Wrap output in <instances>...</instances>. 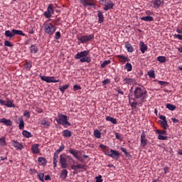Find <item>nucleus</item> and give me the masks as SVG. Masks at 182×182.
I'll list each match as a JSON object with an SVG mask.
<instances>
[{
	"label": "nucleus",
	"mask_w": 182,
	"mask_h": 182,
	"mask_svg": "<svg viewBox=\"0 0 182 182\" xmlns=\"http://www.w3.org/2000/svg\"><path fill=\"white\" fill-rule=\"evenodd\" d=\"M89 50L81 51L77 53L74 58L75 59H80V62H81V63H85V62H86L87 63H90L92 59L90 58V57H87V55H89Z\"/></svg>",
	"instance_id": "1"
},
{
	"label": "nucleus",
	"mask_w": 182,
	"mask_h": 182,
	"mask_svg": "<svg viewBox=\"0 0 182 182\" xmlns=\"http://www.w3.org/2000/svg\"><path fill=\"white\" fill-rule=\"evenodd\" d=\"M134 95L135 99H141V100H144L147 97V91L144 88L136 87L134 91Z\"/></svg>",
	"instance_id": "2"
},
{
	"label": "nucleus",
	"mask_w": 182,
	"mask_h": 182,
	"mask_svg": "<svg viewBox=\"0 0 182 182\" xmlns=\"http://www.w3.org/2000/svg\"><path fill=\"white\" fill-rule=\"evenodd\" d=\"M58 124H62L65 129L71 126L70 122L68 121V116L58 114V119H55Z\"/></svg>",
	"instance_id": "3"
},
{
	"label": "nucleus",
	"mask_w": 182,
	"mask_h": 182,
	"mask_svg": "<svg viewBox=\"0 0 182 182\" xmlns=\"http://www.w3.org/2000/svg\"><path fill=\"white\" fill-rule=\"evenodd\" d=\"M4 35L6 38H12L15 35H20L21 36H26L25 33H23V31L21 30H16V29H12L11 31L9 30H7L5 31Z\"/></svg>",
	"instance_id": "4"
},
{
	"label": "nucleus",
	"mask_w": 182,
	"mask_h": 182,
	"mask_svg": "<svg viewBox=\"0 0 182 182\" xmlns=\"http://www.w3.org/2000/svg\"><path fill=\"white\" fill-rule=\"evenodd\" d=\"M56 31V26L50 23H44V31L47 35H53Z\"/></svg>",
	"instance_id": "5"
},
{
	"label": "nucleus",
	"mask_w": 182,
	"mask_h": 182,
	"mask_svg": "<svg viewBox=\"0 0 182 182\" xmlns=\"http://www.w3.org/2000/svg\"><path fill=\"white\" fill-rule=\"evenodd\" d=\"M95 39V34H90L88 36H82L81 37H77V40L82 43H87Z\"/></svg>",
	"instance_id": "6"
},
{
	"label": "nucleus",
	"mask_w": 182,
	"mask_h": 182,
	"mask_svg": "<svg viewBox=\"0 0 182 182\" xmlns=\"http://www.w3.org/2000/svg\"><path fill=\"white\" fill-rule=\"evenodd\" d=\"M68 159H69V156H66V154H62L60 155V164L61 166V168H68Z\"/></svg>",
	"instance_id": "7"
},
{
	"label": "nucleus",
	"mask_w": 182,
	"mask_h": 182,
	"mask_svg": "<svg viewBox=\"0 0 182 182\" xmlns=\"http://www.w3.org/2000/svg\"><path fill=\"white\" fill-rule=\"evenodd\" d=\"M110 154H108L111 159H114V160H119L120 158V153L119 151H116L114 149H110Z\"/></svg>",
	"instance_id": "8"
},
{
	"label": "nucleus",
	"mask_w": 182,
	"mask_h": 182,
	"mask_svg": "<svg viewBox=\"0 0 182 182\" xmlns=\"http://www.w3.org/2000/svg\"><path fill=\"white\" fill-rule=\"evenodd\" d=\"M11 143L14 147L17 149V150H22V149H23V144L18 141L12 140Z\"/></svg>",
	"instance_id": "9"
},
{
	"label": "nucleus",
	"mask_w": 182,
	"mask_h": 182,
	"mask_svg": "<svg viewBox=\"0 0 182 182\" xmlns=\"http://www.w3.org/2000/svg\"><path fill=\"white\" fill-rule=\"evenodd\" d=\"M94 0H80V4H82L84 8H87V6H91L93 5Z\"/></svg>",
	"instance_id": "10"
},
{
	"label": "nucleus",
	"mask_w": 182,
	"mask_h": 182,
	"mask_svg": "<svg viewBox=\"0 0 182 182\" xmlns=\"http://www.w3.org/2000/svg\"><path fill=\"white\" fill-rule=\"evenodd\" d=\"M69 153L72 154L75 159H77V160H80V156H78L79 151L70 148L69 149Z\"/></svg>",
	"instance_id": "11"
},
{
	"label": "nucleus",
	"mask_w": 182,
	"mask_h": 182,
	"mask_svg": "<svg viewBox=\"0 0 182 182\" xmlns=\"http://www.w3.org/2000/svg\"><path fill=\"white\" fill-rule=\"evenodd\" d=\"M114 6V4H113V2H112V1L108 0L107 1L106 5L104 7V11H109L110 9H112L113 7Z\"/></svg>",
	"instance_id": "12"
},
{
	"label": "nucleus",
	"mask_w": 182,
	"mask_h": 182,
	"mask_svg": "<svg viewBox=\"0 0 182 182\" xmlns=\"http://www.w3.org/2000/svg\"><path fill=\"white\" fill-rule=\"evenodd\" d=\"M31 151L33 154H39L41 150H39V144H35L31 146Z\"/></svg>",
	"instance_id": "13"
},
{
	"label": "nucleus",
	"mask_w": 182,
	"mask_h": 182,
	"mask_svg": "<svg viewBox=\"0 0 182 182\" xmlns=\"http://www.w3.org/2000/svg\"><path fill=\"white\" fill-rule=\"evenodd\" d=\"M141 145L142 147L147 146V139H146V134H144V132H142L141 135Z\"/></svg>",
	"instance_id": "14"
},
{
	"label": "nucleus",
	"mask_w": 182,
	"mask_h": 182,
	"mask_svg": "<svg viewBox=\"0 0 182 182\" xmlns=\"http://www.w3.org/2000/svg\"><path fill=\"white\" fill-rule=\"evenodd\" d=\"M139 48L141 53H146V50H147L148 47L143 41H140Z\"/></svg>",
	"instance_id": "15"
},
{
	"label": "nucleus",
	"mask_w": 182,
	"mask_h": 182,
	"mask_svg": "<svg viewBox=\"0 0 182 182\" xmlns=\"http://www.w3.org/2000/svg\"><path fill=\"white\" fill-rule=\"evenodd\" d=\"M0 123H3L5 126H12V121H11V119H6V118L1 119Z\"/></svg>",
	"instance_id": "16"
},
{
	"label": "nucleus",
	"mask_w": 182,
	"mask_h": 182,
	"mask_svg": "<svg viewBox=\"0 0 182 182\" xmlns=\"http://www.w3.org/2000/svg\"><path fill=\"white\" fill-rule=\"evenodd\" d=\"M141 21H144V22H153V21H154V18L151 16H146L141 17Z\"/></svg>",
	"instance_id": "17"
},
{
	"label": "nucleus",
	"mask_w": 182,
	"mask_h": 182,
	"mask_svg": "<svg viewBox=\"0 0 182 182\" xmlns=\"http://www.w3.org/2000/svg\"><path fill=\"white\" fill-rule=\"evenodd\" d=\"M125 48L127 50V52H129L130 53H133V52H134V48L129 42L125 43Z\"/></svg>",
	"instance_id": "18"
},
{
	"label": "nucleus",
	"mask_w": 182,
	"mask_h": 182,
	"mask_svg": "<svg viewBox=\"0 0 182 182\" xmlns=\"http://www.w3.org/2000/svg\"><path fill=\"white\" fill-rule=\"evenodd\" d=\"M80 168H85V166L82 165V164H78L77 165L71 166V169L74 170V171H77V170L80 169Z\"/></svg>",
	"instance_id": "19"
},
{
	"label": "nucleus",
	"mask_w": 182,
	"mask_h": 182,
	"mask_svg": "<svg viewBox=\"0 0 182 182\" xmlns=\"http://www.w3.org/2000/svg\"><path fill=\"white\" fill-rule=\"evenodd\" d=\"M151 4L154 5V8H160L161 6V0H152Z\"/></svg>",
	"instance_id": "20"
},
{
	"label": "nucleus",
	"mask_w": 182,
	"mask_h": 182,
	"mask_svg": "<svg viewBox=\"0 0 182 182\" xmlns=\"http://www.w3.org/2000/svg\"><path fill=\"white\" fill-rule=\"evenodd\" d=\"M40 79H41V80H43V82H46V83H51V82H52L51 77L41 75Z\"/></svg>",
	"instance_id": "21"
},
{
	"label": "nucleus",
	"mask_w": 182,
	"mask_h": 182,
	"mask_svg": "<svg viewBox=\"0 0 182 182\" xmlns=\"http://www.w3.org/2000/svg\"><path fill=\"white\" fill-rule=\"evenodd\" d=\"M18 122H19L18 129L20 130H23L25 129V122H23V118H19Z\"/></svg>",
	"instance_id": "22"
},
{
	"label": "nucleus",
	"mask_w": 182,
	"mask_h": 182,
	"mask_svg": "<svg viewBox=\"0 0 182 182\" xmlns=\"http://www.w3.org/2000/svg\"><path fill=\"white\" fill-rule=\"evenodd\" d=\"M119 62H130V58L124 55H117Z\"/></svg>",
	"instance_id": "23"
},
{
	"label": "nucleus",
	"mask_w": 182,
	"mask_h": 182,
	"mask_svg": "<svg viewBox=\"0 0 182 182\" xmlns=\"http://www.w3.org/2000/svg\"><path fill=\"white\" fill-rule=\"evenodd\" d=\"M63 137H71L72 136V132L69 131L68 129H65L63 131Z\"/></svg>",
	"instance_id": "24"
},
{
	"label": "nucleus",
	"mask_w": 182,
	"mask_h": 182,
	"mask_svg": "<svg viewBox=\"0 0 182 182\" xmlns=\"http://www.w3.org/2000/svg\"><path fill=\"white\" fill-rule=\"evenodd\" d=\"M106 120L107 122H111V123H112L113 124H117V119L110 116L107 117Z\"/></svg>",
	"instance_id": "25"
},
{
	"label": "nucleus",
	"mask_w": 182,
	"mask_h": 182,
	"mask_svg": "<svg viewBox=\"0 0 182 182\" xmlns=\"http://www.w3.org/2000/svg\"><path fill=\"white\" fill-rule=\"evenodd\" d=\"M38 161L40 166H43V165L46 164V163H48V161H46V159H45L43 157H39L38 159Z\"/></svg>",
	"instance_id": "26"
},
{
	"label": "nucleus",
	"mask_w": 182,
	"mask_h": 182,
	"mask_svg": "<svg viewBox=\"0 0 182 182\" xmlns=\"http://www.w3.org/2000/svg\"><path fill=\"white\" fill-rule=\"evenodd\" d=\"M39 48H38L35 45H31L30 47V52L31 53H38Z\"/></svg>",
	"instance_id": "27"
},
{
	"label": "nucleus",
	"mask_w": 182,
	"mask_h": 182,
	"mask_svg": "<svg viewBox=\"0 0 182 182\" xmlns=\"http://www.w3.org/2000/svg\"><path fill=\"white\" fill-rule=\"evenodd\" d=\"M60 178H63V180H65L66 177H68V170L63 169L60 175Z\"/></svg>",
	"instance_id": "28"
},
{
	"label": "nucleus",
	"mask_w": 182,
	"mask_h": 182,
	"mask_svg": "<svg viewBox=\"0 0 182 182\" xmlns=\"http://www.w3.org/2000/svg\"><path fill=\"white\" fill-rule=\"evenodd\" d=\"M97 12V16L99 18L98 21L100 23H102V22H103V19H105V18L103 17V13L100 10H99Z\"/></svg>",
	"instance_id": "29"
},
{
	"label": "nucleus",
	"mask_w": 182,
	"mask_h": 182,
	"mask_svg": "<svg viewBox=\"0 0 182 182\" xmlns=\"http://www.w3.org/2000/svg\"><path fill=\"white\" fill-rule=\"evenodd\" d=\"M124 82L127 85H133L134 83V79L125 77Z\"/></svg>",
	"instance_id": "30"
},
{
	"label": "nucleus",
	"mask_w": 182,
	"mask_h": 182,
	"mask_svg": "<svg viewBox=\"0 0 182 182\" xmlns=\"http://www.w3.org/2000/svg\"><path fill=\"white\" fill-rule=\"evenodd\" d=\"M124 69H126V70H127V72H132V70H133V66L132 65V63H127L124 65Z\"/></svg>",
	"instance_id": "31"
},
{
	"label": "nucleus",
	"mask_w": 182,
	"mask_h": 182,
	"mask_svg": "<svg viewBox=\"0 0 182 182\" xmlns=\"http://www.w3.org/2000/svg\"><path fill=\"white\" fill-rule=\"evenodd\" d=\"M166 107L168 109V110H171V112L176 110V105L171 104H166Z\"/></svg>",
	"instance_id": "32"
},
{
	"label": "nucleus",
	"mask_w": 182,
	"mask_h": 182,
	"mask_svg": "<svg viewBox=\"0 0 182 182\" xmlns=\"http://www.w3.org/2000/svg\"><path fill=\"white\" fill-rule=\"evenodd\" d=\"M68 87H69V85L65 84L63 86H60L58 89L61 92V93H65V90H66V89H68Z\"/></svg>",
	"instance_id": "33"
},
{
	"label": "nucleus",
	"mask_w": 182,
	"mask_h": 182,
	"mask_svg": "<svg viewBox=\"0 0 182 182\" xmlns=\"http://www.w3.org/2000/svg\"><path fill=\"white\" fill-rule=\"evenodd\" d=\"M40 124H42L43 126H46V127H49L50 126V122L49 121L43 119L40 121Z\"/></svg>",
	"instance_id": "34"
},
{
	"label": "nucleus",
	"mask_w": 182,
	"mask_h": 182,
	"mask_svg": "<svg viewBox=\"0 0 182 182\" xmlns=\"http://www.w3.org/2000/svg\"><path fill=\"white\" fill-rule=\"evenodd\" d=\"M157 60L160 63H166L167 58L164 56H159V57H157Z\"/></svg>",
	"instance_id": "35"
},
{
	"label": "nucleus",
	"mask_w": 182,
	"mask_h": 182,
	"mask_svg": "<svg viewBox=\"0 0 182 182\" xmlns=\"http://www.w3.org/2000/svg\"><path fill=\"white\" fill-rule=\"evenodd\" d=\"M161 126L164 129V130H167L168 129V124L167 121H161Z\"/></svg>",
	"instance_id": "36"
},
{
	"label": "nucleus",
	"mask_w": 182,
	"mask_h": 182,
	"mask_svg": "<svg viewBox=\"0 0 182 182\" xmlns=\"http://www.w3.org/2000/svg\"><path fill=\"white\" fill-rule=\"evenodd\" d=\"M23 136H24V137H26L27 139H29V137L32 136V134H31V132L26 131V130H23L22 132Z\"/></svg>",
	"instance_id": "37"
},
{
	"label": "nucleus",
	"mask_w": 182,
	"mask_h": 182,
	"mask_svg": "<svg viewBox=\"0 0 182 182\" xmlns=\"http://www.w3.org/2000/svg\"><path fill=\"white\" fill-rule=\"evenodd\" d=\"M120 149L123 153H124L126 157H128V159L132 157V155H130V153L127 151V149H126V148L121 147Z\"/></svg>",
	"instance_id": "38"
},
{
	"label": "nucleus",
	"mask_w": 182,
	"mask_h": 182,
	"mask_svg": "<svg viewBox=\"0 0 182 182\" xmlns=\"http://www.w3.org/2000/svg\"><path fill=\"white\" fill-rule=\"evenodd\" d=\"M47 12L50 13L51 15H53L54 11H53V5L49 4L47 8Z\"/></svg>",
	"instance_id": "39"
},
{
	"label": "nucleus",
	"mask_w": 182,
	"mask_h": 182,
	"mask_svg": "<svg viewBox=\"0 0 182 182\" xmlns=\"http://www.w3.org/2000/svg\"><path fill=\"white\" fill-rule=\"evenodd\" d=\"M7 107H15V104L11 100L6 101V105Z\"/></svg>",
	"instance_id": "40"
},
{
	"label": "nucleus",
	"mask_w": 182,
	"mask_h": 182,
	"mask_svg": "<svg viewBox=\"0 0 182 182\" xmlns=\"http://www.w3.org/2000/svg\"><path fill=\"white\" fill-rule=\"evenodd\" d=\"M94 136L96 139H100L102 137V133L99 130L94 131Z\"/></svg>",
	"instance_id": "41"
},
{
	"label": "nucleus",
	"mask_w": 182,
	"mask_h": 182,
	"mask_svg": "<svg viewBox=\"0 0 182 182\" xmlns=\"http://www.w3.org/2000/svg\"><path fill=\"white\" fill-rule=\"evenodd\" d=\"M156 133H157V134H159L161 136V135L166 136V134H167V132H166L165 130H160V129H156Z\"/></svg>",
	"instance_id": "42"
},
{
	"label": "nucleus",
	"mask_w": 182,
	"mask_h": 182,
	"mask_svg": "<svg viewBox=\"0 0 182 182\" xmlns=\"http://www.w3.org/2000/svg\"><path fill=\"white\" fill-rule=\"evenodd\" d=\"M115 137L116 139H117L118 140H123V134L115 132L114 133Z\"/></svg>",
	"instance_id": "43"
},
{
	"label": "nucleus",
	"mask_w": 182,
	"mask_h": 182,
	"mask_svg": "<svg viewBox=\"0 0 182 182\" xmlns=\"http://www.w3.org/2000/svg\"><path fill=\"white\" fill-rule=\"evenodd\" d=\"M0 146H6V140L4 136L0 138Z\"/></svg>",
	"instance_id": "44"
},
{
	"label": "nucleus",
	"mask_w": 182,
	"mask_h": 182,
	"mask_svg": "<svg viewBox=\"0 0 182 182\" xmlns=\"http://www.w3.org/2000/svg\"><path fill=\"white\" fill-rule=\"evenodd\" d=\"M4 46H7L9 48H13L14 47V44H11V43L8 41H4Z\"/></svg>",
	"instance_id": "45"
},
{
	"label": "nucleus",
	"mask_w": 182,
	"mask_h": 182,
	"mask_svg": "<svg viewBox=\"0 0 182 182\" xmlns=\"http://www.w3.org/2000/svg\"><path fill=\"white\" fill-rule=\"evenodd\" d=\"M63 150H65V145L60 146L59 149L55 151V153L59 154L61 151H63Z\"/></svg>",
	"instance_id": "46"
},
{
	"label": "nucleus",
	"mask_w": 182,
	"mask_h": 182,
	"mask_svg": "<svg viewBox=\"0 0 182 182\" xmlns=\"http://www.w3.org/2000/svg\"><path fill=\"white\" fill-rule=\"evenodd\" d=\"M107 65H110V60H105L101 65V68H106Z\"/></svg>",
	"instance_id": "47"
},
{
	"label": "nucleus",
	"mask_w": 182,
	"mask_h": 182,
	"mask_svg": "<svg viewBox=\"0 0 182 182\" xmlns=\"http://www.w3.org/2000/svg\"><path fill=\"white\" fill-rule=\"evenodd\" d=\"M38 177L41 181H44L43 177H45V174L43 173H38Z\"/></svg>",
	"instance_id": "48"
},
{
	"label": "nucleus",
	"mask_w": 182,
	"mask_h": 182,
	"mask_svg": "<svg viewBox=\"0 0 182 182\" xmlns=\"http://www.w3.org/2000/svg\"><path fill=\"white\" fill-rule=\"evenodd\" d=\"M148 76H149V77H152L153 79H154L156 77V75H154V71H149Z\"/></svg>",
	"instance_id": "49"
},
{
	"label": "nucleus",
	"mask_w": 182,
	"mask_h": 182,
	"mask_svg": "<svg viewBox=\"0 0 182 182\" xmlns=\"http://www.w3.org/2000/svg\"><path fill=\"white\" fill-rule=\"evenodd\" d=\"M23 116L25 117H28V119H31V113L29 112V111L26 110L23 113Z\"/></svg>",
	"instance_id": "50"
},
{
	"label": "nucleus",
	"mask_w": 182,
	"mask_h": 182,
	"mask_svg": "<svg viewBox=\"0 0 182 182\" xmlns=\"http://www.w3.org/2000/svg\"><path fill=\"white\" fill-rule=\"evenodd\" d=\"M145 14L146 15V16H151V15H154V12L150 10H147L145 11Z\"/></svg>",
	"instance_id": "51"
},
{
	"label": "nucleus",
	"mask_w": 182,
	"mask_h": 182,
	"mask_svg": "<svg viewBox=\"0 0 182 182\" xmlns=\"http://www.w3.org/2000/svg\"><path fill=\"white\" fill-rule=\"evenodd\" d=\"M43 15L47 18H49L52 16V14L47 11L43 13Z\"/></svg>",
	"instance_id": "52"
},
{
	"label": "nucleus",
	"mask_w": 182,
	"mask_h": 182,
	"mask_svg": "<svg viewBox=\"0 0 182 182\" xmlns=\"http://www.w3.org/2000/svg\"><path fill=\"white\" fill-rule=\"evenodd\" d=\"M158 83L161 85V86H167V85H168V82L166 81H159Z\"/></svg>",
	"instance_id": "53"
},
{
	"label": "nucleus",
	"mask_w": 182,
	"mask_h": 182,
	"mask_svg": "<svg viewBox=\"0 0 182 182\" xmlns=\"http://www.w3.org/2000/svg\"><path fill=\"white\" fill-rule=\"evenodd\" d=\"M26 69H28V70L32 68V62H27L26 64Z\"/></svg>",
	"instance_id": "54"
},
{
	"label": "nucleus",
	"mask_w": 182,
	"mask_h": 182,
	"mask_svg": "<svg viewBox=\"0 0 182 182\" xmlns=\"http://www.w3.org/2000/svg\"><path fill=\"white\" fill-rule=\"evenodd\" d=\"M81 89H82V87H80V85H74L73 86L74 92H76V90H80Z\"/></svg>",
	"instance_id": "55"
},
{
	"label": "nucleus",
	"mask_w": 182,
	"mask_h": 182,
	"mask_svg": "<svg viewBox=\"0 0 182 182\" xmlns=\"http://www.w3.org/2000/svg\"><path fill=\"white\" fill-rule=\"evenodd\" d=\"M96 182H103V180L102 179V176L100 175L97 177H95Z\"/></svg>",
	"instance_id": "56"
},
{
	"label": "nucleus",
	"mask_w": 182,
	"mask_h": 182,
	"mask_svg": "<svg viewBox=\"0 0 182 182\" xmlns=\"http://www.w3.org/2000/svg\"><path fill=\"white\" fill-rule=\"evenodd\" d=\"M158 139L159 140H167V136H163V135H159Z\"/></svg>",
	"instance_id": "57"
},
{
	"label": "nucleus",
	"mask_w": 182,
	"mask_h": 182,
	"mask_svg": "<svg viewBox=\"0 0 182 182\" xmlns=\"http://www.w3.org/2000/svg\"><path fill=\"white\" fill-rule=\"evenodd\" d=\"M55 39H56V40L60 39V31H57L55 33Z\"/></svg>",
	"instance_id": "58"
},
{
	"label": "nucleus",
	"mask_w": 182,
	"mask_h": 182,
	"mask_svg": "<svg viewBox=\"0 0 182 182\" xmlns=\"http://www.w3.org/2000/svg\"><path fill=\"white\" fill-rule=\"evenodd\" d=\"M174 38L176 39H179V41H182V35L181 34H175Z\"/></svg>",
	"instance_id": "59"
},
{
	"label": "nucleus",
	"mask_w": 182,
	"mask_h": 182,
	"mask_svg": "<svg viewBox=\"0 0 182 182\" xmlns=\"http://www.w3.org/2000/svg\"><path fill=\"white\" fill-rule=\"evenodd\" d=\"M51 83H59V80L55 79V77H51Z\"/></svg>",
	"instance_id": "60"
},
{
	"label": "nucleus",
	"mask_w": 182,
	"mask_h": 182,
	"mask_svg": "<svg viewBox=\"0 0 182 182\" xmlns=\"http://www.w3.org/2000/svg\"><path fill=\"white\" fill-rule=\"evenodd\" d=\"M102 83L103 85H109V83H110V80H109V78H107L102 81Z\"/></svg>",
	"instance_id": "61"
},
{
	"label": "nucleus",
	"mask_w": 182,
	"mask_h": 182,
	"mask_svg": "<svg viewBox=\"0 0 182 182\" xmlns=\"http://www.w3.org/2000/svg\"><path fill=\"white\" fill-rule=\"evenodd\" d=\"M108 0H100V4L101 5H103L105 6L106 5V3L107 2Z\"/></svg>",
	"instance_id": "62"
},
{
	"label": "nucleus",
	"mask_w": 182,
	"mask_h": 182,
	"mask_svg": "<svg viewBox=\"0 0 182 182\" xmlns=\"http://www.w3.org/2000/svg\"><path fill=\"white\" fill-rule=\"evenodd\" d=\"M159 119H160L161 120H162V122H166V121H167V119H166V116H164V115H160V116H159Z\"/></svg>",
	"instance_id": "63"
},
{
	"label": "nucleus",
	"mask_w": 182,
	"mask_h": 182,
	"mask_svg": "<svg viewBox=\"0 0 182 182\" xmlns=\"http://www.w3.org/2000/svg\"><path fill=\"white\" fill-rule=\"evenodd\" d=\"M137 105H139L137 102H134L132 103L131 106L132 107H134V109H136L137 107Z\"/></svg>",
	"instance_id": "64"
}]
</instances>
